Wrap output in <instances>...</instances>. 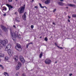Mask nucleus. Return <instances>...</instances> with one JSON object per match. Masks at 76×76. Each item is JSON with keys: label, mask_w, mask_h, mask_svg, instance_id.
Wrapping results in <instances>:
<instances>
[{"label": "nucleus", "mask_w": 76, "mask_h": 76, "mask_svg": "<svg viewBox=\"0 0 76 76\" xmlns=\"http://www.w3.org/2000/svg\"><path fill=\"white\" fill-rule=\"evenodd\" d=\"M11 33V35L12 36V39L14 41H15L16 40V37H17L18 38H20L21 36H20V34L19 35H18L17 34H16L13 31H10ZM16 35H17V36Z\"/></svg>", "instance_id": "nucleus-1"}, {"label": "nucleus", "mask_w": 76, "mask_h": 76, "mask_svg": "<svg viewBox=\"0 0 76 76\" xmlns=\"http://www.w3.org/2000/svg\"><path fill=\"white\" fill-rule=\"evenodd\" d=\"M8 42V41L7 39L2 41L0 40V45L2 44L3 46H6V44Z\"/></svg>", "instance_id": "nucleus-2"}, {"label": "nucleus", "mask_w": 76, "mask_h": 76, "mask_svg": "<svg viewBox=\"0 0 76 76\" xmlns=\"http://www.w3.org/2000/svg\"><path fill=\"white\" fill-rule=\"evenodd\" d=\"M25 5H24L23 6L19 9L18 12H19L20 13H23L24 10H25Z\"/></svg>", "instance_id": "nucleus-3"}, {"label": "nucleus", "mask_w": 76, "mask_h": 76, "mask_svg": "<svg viewBox=\"0 0 76 76\" xmlns=\"http://www.w3.org/2000/svg\"><path fill=\"white\" fill-rule=\"evenodd\" d=\"M15 48L18 51H20L22 50V48H21V47H20V44L17 43L16 45L15 46Z\"/></svg>", "instance_id": "nucleus-4"}, {"label": "nucleus", "mask_w": 76, "mask_h": 76, "mask_svg": "<svg viewBox=\"0 0 76 76\" xmlns=\"http://www.w3.org/2000/svg\"><path fill=\"white\" fill-rule=\"evenodd\" d=\"M11 47H12V45L10 44H8L7 46H6L5 48V51H8L10 49V48H11Z\"/></svg>", "instance_id": "nucleus-5"}, {"label": "nucleus", "mask_w": 76, "mask_h": 76, "mask_svg": "<svg viewBox=\"0 0 76 76\" xmlns=\"http://www.w3.org/2000/svg\"><path fill=\"white\" fill-rule=\"evenodd\" d=\"M20 60L22 63H25V60H24V58L23 57V56H20Z\"/></svg>", "instance_id": "nucleus-6"}, {"label": "nucleus", "mask_w": 76, "mask_h": 76, "mask_svg": "<svg viewBox=\"0 0 76 76\" xmlns=\"http://www.w3.org/2000/svg\"><path fill=\"white\" fill-rule=\"evenodd\" d=\"M1 28L2 29H3L4 31H5V32H7V28L5 27L4 26H3L2 25H1Z\"/></svg>", "instance_id": "nucleus-7"}, {"label": "nucleus", "mask_w": 76, "mask_h": 76, "mask_svg": "<svg viewBox=\"0 0 76 76\" xmlns=\"http://www.w3.org/2000/svg\"><path fill=\"white\" fill-rule=\"evenodd\" d=\"M8 53L9 55H12V54H13V51L12 50L9 49L8 50Z\"/></svg>", "instance_id": "nucleus-8"}, {"label": "nucleus", "mask_w": 76, "mask_h": 76, "mask_svg": "<svg viewBox=\"0 0 76 76\" xmlns=\"http://www.w3.org/2000/svg\"><path fill=\"white\" fill-rule=\"evenodd\" d=\"M51 62V60L50 59H46L45 61V63L46 64H50Z\"/></svg>", "instance_id": "nucleus-9"}, {"label": "nucleus", "mask_w": 76, "mask_h": 76, "mask_svg": "<svg viewBox=\"0 0 76 76\" xmlns=\"http://www.w3.org/2000/svg\"><path fill=\"white\" fill-rule=\"evenodd\" d=\"M26 13L25 12L23 15L22 16L23 19L24 20H25V19H26Z\"/></svg>", "instance_id": "nucleus-10"}, {"label": "nucleus", "mask_w": 76, "mask_h": 76, "mask_svg": "<svg viewBox=\"0 0 76 76\" xmlns=\"http://www.w3.org/2000/svg\"><path fill=\"white\" fill-rule=\"evenodd\" d=\"M58 4H59L60 6H64V5H65V4L61 2H58Z\"/></svg>", "instance_id": "nucleus-11"}, {"label": "nucleus", "mask_w": 76, "mask_h": 76, "mask_svg": "<svg viewBox=\"0 0 76 76\" xmlns=\"http://www.w3.org/2000/svg\"><path fill=\"white\" fill-rule=\"evenodd\" d=\"M7 5L8 6V7L9 10H10L11 9H12V8H13V7L10 5L7 4Z\"/></svg>", "instance_id": "nucleus-12"}, {"label": "nucleus", "mask_w": 76, "mask_h": 76, "mask_svg": "<svg viewBox=\"0 0 76 76\" xmlns=\"http://www.w3.org/2000/svg\"><path fill=\"white\" fill-rule=\"evenodd\" d=\"M66 6H71V7H73V6H75V5L73 4H66Z\"/></svg>", "instance_id": "nucleus-13"}, {"label": "nucleus", "mask_w": 76, "mask_h": 76, "mask_svg": "<svg viewBox=\"0 0 76 76\" xmlns=\"http://www.w3.org/2000/svg\"><path fill=\"white\" fill-rule=\"evenodd\" d=\"M45 3V4H48L50 3V0H47Z\"/></svg>", "instance_id": "nucleus-14"}, {"label": "nucleus", "mask_w": 76, "mask_h": 76, "mask_svg": "<svg viewBox=\"0 0 76 76\" xmlns=\"http://www.w3.org/2000/svg\"><path fill=\"white\" fill-rule=\"evenodd\" d=\"M1 10L3 12V10H7V8L6 7H3L1 9Z\"/></svg>", "instance_id": "nucleus-15"}, {"label": "nucleus", "mask_w": 76, "mask_h": 76, "mask_svg": "<svg viewBox=\"0 0 76 76\" xmlns=\"http://www.w3.org/2000/svg\"><path fill=\"white\" fill-rule=\"evenodd\" d=\"M14 59L15 61H16V60H18V58L17 56H15L14 57Z\"/></svg>", "instance_id": "nucleus-16"}, {"label": "nucleus", "mask_w": 76, "mask_h": 76, "mask_svg": "<svg viewBox=\"0 0 76 76\" xmlns=\"http://www.w3.org/2000/svg\"><path fill=\"white\" fill-rule=\"evenodd\" d=\"M4 75L5 76H9V74H8V73L6 72H4Z\"/></svg>", "instance_id": "nucleus-17"}, {"label": "nucleus", "mask_w": 76, "mask_h": 76, "mask_svg": "<svg viewBox=\"0 0 76 76\" xmlns=\"http://www.w3.org/2000/svg\"><path fill=\"white\" fill-rule=\"evenodd\" d=\"M17 66H19V67H20L21 66H22V64L20 62H18Z\"/></svg>", "instance_id": "nucleus-18"}, {"label": "nucleus", "mask_w": 76, "mask_h": 76, "mask_svg": "<svg viewBox=\"0 0 76 76\" xmlns=\"http://www.w3.org/2000/svg\"><path fill=\"white\" fill-rule=\"evenodd\" d=\"M20 68V67L19 66H18L17 65V66L16 67V70H19V69Z\"/></svg>", "instance_id": "nucleus-19"}, {"label": "nucleus", "mask_w": 76, "mask_h": 76, "mask_svg": "<svg viewBox=\"0 0 76 76\" xmlns=\"http://www.w3.org/2000/svg\"><path fill=\"white\" fill-rule=\"evenodd\" d=\"M4 54H0V57H4Z\"/></svg>", "instance_id": "nucleus-20"}, {"label": "nucleus", "mask_w": 76, "mask_h": 76, "mask_svg": "<svg viewBox=\"0 0 76 76\" xmlns=\"http://www.w3.org/2000/svg\"><path fill=\"white\" fill-rule=\"evenodd\" d=\"M9 60V58L7 57H5V61H7V60Z\"/></svg>", "instance_id": "nucleus-21"}, {"label": "nucleus", "mask_w": 76, "mask_h": 76, "mask_svg": "<svg viewBox=\"0 0 76 76\" xmlns=\"http://www.w3.org/2000/svg\"><path fill=\"white\" fill-rule=\"evenodd\" d=\"M4 47V46H1V45H0V50H1V49H3V47Z\"/></svg>", "instance_id": "nucleus-22"}, {"label": "nucleus", "mask_w": 76, "mask_h": 76, "mask_svg": "<svg viewBox=\"0 0 76 76\" xmlns=\"http://www.w3.org/2000/svg\"><path fill=\"white\" fill-rule=\"evenodd\" d=\"M42 53H41L39 56V58H41V57H42Z\"/></svg>", "instance_id": "nucleus-23"}, {"label": "nucleus", "mask_w": 76, "mask_h": 76, "mask_svg": "<svg viewBox=\"0 0 76 76\" xmlns=\"http://www.w3.org/2000/svg\"><path fill=\"white\" fill-rule=\"evenodd\" d=\"M72 16L73 18H76V15H73Z\"/></svg>", "instance_id": "nucleus-24"}, {"label": "nucleus", "mask_w": 76, "mask_h": 76, "mask_svg": "<svg viewBox=\"0 0 76 76\" xmlns=\"http://www.w3.org/2000/svg\"><path fill=\"white\" fill-rule=\"evenodd\" d=\"M39 4L40 7H41V8H44V7H42V5H41V4L39 3Z\"/></svg>", "instance_id": "nucleus-25"}, {"label": "nucleus", "mask_w": 76, "mask_h": 76, "mask_svg": "<svg viewBox=\"0 0 76 76\" xmlns=\"http://www.w3.org/2000/svg\"><path fill=\"white\" fill-rule=\"evenodd\" d=\"M45 41H48V39H47V37H45Z\"/></svg>", "instance_id": "nucleus-26"}, {"label": "nucleus", "mask_w": 76, "mask_h": 76, "mask_svg": "<svg viewBox=\"0 0 76 76\" xmlns=\"http://www.w3.org/2000/svg\"><path fill=\"white\" fill-rule=\"evenodd\" d=\"M57 47H58V48H60V49H63V48H62V47H60L58 46Z\"/></svg>", "instance_id": "nucleus-27"}, {"label": "nucleus", "mask_w": 76, "mask_h": 76, "mask_svg": "<svg viewBox=\"0 0 76 76\" xmlns=\"http://www.w3.org/2000/svg\"><path fill=\"white\" fill-rule=\"evenodd\" d=\"M19 73L18 72L16 74V76H18V75H19Z\"/></svg>", "instance_id": "nucleus-28"}, {"label": "nucleus", "mask_w": 76, "mask_h": 76, "mask_svg": "<svg viewBox=\"0 0 76 76\" xmlns=\"http://www.w3.org/2000/svg\"><path fill=\"white\" fill-rule=\"evenodd\" d=\"M31 29H33V28H34V26L33 25H31Z\"/></svg>", "instance_id": "nucleus-29"}, {"label": "nucleus", "mask_w": 76, "mask_h": 76, "mask_svg": "<svg viewBox=\"0 0 76 76\" xmlns=\"http://www.w3.org/2000/svg\"><path fill=\"white\" fill-rule=\"evenodd\" d=\"M56 11V9H54V10H53V12H55Z\"/></svg>", "instance_id": "nucleus-30"}, {"label": "nucleus", "mask_w": 76, "mask_h": 76, "mask_svg": "<svg viewBox=\"0 0 76 76\" xmlns=\"http://www.w3.org/2000/svg\"><path fill=\"white\" fill-rule=\"evenodd\" d=\"M29 43L26 45L27 48H28V46H29Z\"/></svg>", "instance_id": "nucleus-31"}, {"label": "nucleus", "mask_w": 76, "mask_h": 76, "mask_svg": "<svg viewBox=\"0 0 76 76\" xmlns=\"http://www.w3.org/2000/svg\"><path fill=\"white\" fill-rule=\"evenodd\" d=\"M73 1L76 4V0H73Z\"/></svg>", "instance_id": "nucleus-32"}, {"label": "nucleus", "mask_w": 76, "mask_h": 76, "mask_svg": "<svg viewBox=\"0 0 76 76\" xmlns=\"http://www.w3.org/2000/svg\"><path fill=\"white\" fill-rule=\"evenodd\" d=\"M1 69H4V67L2 65V66H1Z\"/></svg>", "instance_id": "nucleus-33"}, {"label": "nucleus", "mask_w": 76, "mask_h": 76, "mask_svg": "<svg viewBox=\"0 0 76 76\" xmlns=\"http://www.w3.org/2000/svg\"><path fill=\"white\" fill-rule=\"evenodd\" d=\"M16 21H17V22H20L19 20H18L17 19L16 20Z\"/></svg>", "instance_id": "nucleus-34"}, {"label": "nucleus", "mask_w": 76, "mask_h": 76, "mask_svg": "<svg viewBox=\"0 0 76 76\" xmlns=\"http://www.w3.org/2000/svg\"><path fill=\"white\" fill-rule=\"evenodd\" d=\"M55 45L56 46H57V43H55Z\"/></svg>", "instance_id": "nucleus-35"}, {"label": "nucleus", "mask_w": 76, "mask_h": 76, "mask_svg": "<svg viewBox=\"0 0 76 76\" xmlns=\"http://www.w3.org/2000/svg\"><path fill=\"white\" fill-rule=\"evenodd\" d=\"M13 27H14V28H16V26H15V25L13 26Z\"/></svg>", "instance_id": "nucleus-36"}, {"label": "nucleus", "mask_w": 76, "mask_h": 76, "mask_svg": "<svg viewBox=\"0 0 76 76\" xmlns=\"http://www.w3.org/2000/svg\"><path fill=\"white\" fill-rule=\"evenodd\" d=\"M72 74H69V76H72Z\"/></svg>", "instance_id": "nucleus-37"}, {"label": "nucleus", "mask_w": 76, "mask_h": 76, "mask_svg": "<svg viewBox=\"0 0 76 76\" xmlns=\"http://www.w3.org/2000/svg\"><path fill=\"white\" fill-rule=\"evenodd\" d=\"M35 8H36V9H37V8H38V7H37V6H35Z\"/></svg>", "instance_id": "nucleus-38"}, {"label": "nucleus", "mask_w": 76, "mask_h": 76, "mask_svg": "<svg viewBox=\"0 0 76 76\" xmlns=\"http://www.w3.org/2000/svg\"><path fill=\"white\" fill-rule=\"evenodd\" d=\"M9 1H10V2L12 1V0H9Z\"/></svg>", "instance_id": "nucleus-39"}, {"label": "nucleus", "mask_w": 76, "mask_h": 76, "mask_svg": "<svg viewBox=\"0 0 76 76\" xmlns=\"http://www.w3.org/2000/svg\"><path fill=\"white\" fill-rule=\"evenodd\" d=\"M6 14H4V16H6Z\"/></svg>", "instance_id": "nucleus-40"}, {"label": "nucleus", "mask_w": 76, "mask_h": 76, "mask_svg": "<svg viewBox=\"0 0 76 76\" xmlns=\"http://www.w3.org/2000/svg\"><path fill=\"white\" fill-rule=\"evenodd\" d=\"M68 21L69 22H70V20H69V19H68Z\"/></svg>", "instance_id": "nucleus-41"}, {"label": "nucleus", "mask_w": 76, "mask_h": 76, "mask_svg": "<svg viewBox=\"0 0 76 76\" xmlns=\"http://www.w3.org/2000/svg\"><path fill=\"white\" fill-rule=\"evenodd\" d=\"M68 18H69V19H70V17L68 16Z\"/></svg>", "instance_id": "nucleus-42"}, {"label": "nucleus", "mask_w": 76, "mask_h": 76, "mask_svg": "<svg viewBox=\"0 0 76 76\" xmlns=\"http://www.w3.org/2000/svg\"><path fill=\"white\" fill-rule=\"evenodd\" d=\"M2 65H0V67H1Z\"/></svg>", "instance_id": "nucleus-43"}, {"label": "nucleus", "mask_w": 76, "mask_h": 76, "mask_svg": "<svg viewBox=\"0 0 76 76\" xmlns=\"http://www.w3.org/2000/svg\"><path fill=\"white\" fill-rule=\"evenodd\" d=\"M59 0L60 1H63V0Z\"/></svg>", "instance_id": "nucleus-44"}, {"label": "nucleus", "mask_w": 76, "mask_h": 76, "mask_svg": "<svg viewBox=\"0 0 76 76\" xmlns=\"http://www.w3.org/2000/svg\"><path fill=\"white\" fill-rule=\"evenodd\" d=\"M16 13H17V12H16L15 13V15H16Z\"/></svg>", "instance_id": "nucleus-45"}, {"label": "nucleus", "mask_w": 76, "mask_h": 76, "mask_svg": "<svg viewBox=\"0 0 76 76\" xmlns=\"http://www.w3.org/2000/svg\"><path fill=\"white\" fill-rule=\"evenodd\" d=\"M57 63V61H56V62H55V63Z\"/></svg>", "instance_id": "nucleus-46"}, {"label": "nucleus", "mask_w": 76, "mask_h": 76, "mask_svg": "<svg viewBox=\"0 0 76 76\" xmlns=\"http://www.w3.org/2000/svg\"><path fill=\"white\" fill-rule=\"evenodd\" d=\"M66 8H67V9H68V7H66Z\"/></svg>", "instance_id": "nucleus-47"}, {"label": "nucleus", "mask_w": 76, "mask_h": 76, "mask_svg": "<svg viewBox=\"0 0 76 76\" xmlns=\"http://www.w3.org/2000/svg\"><path fill=\"white\" fill-rule=\"evenodd\" d=\"M53 25H54V24H55L54 23H53Z\"/></svg>", "instance_id": "nucleus-48"}, {"label": "nucleus", "mask_w": 76, "mask_h": 76, "mask_svg": "<svg viewBox=\"0 0 76 76\" xmlns=\"http://www.w3.org/2000/svg\"><path fill=\"white\" fill-rule=\"evenodd\" d=\"M32 42H31V43H29V44H32Z\"/></svg>", "instance_id": "nucleus-49"}, {"label": "nucleus", "mask_w": 76, "mask_h": 76, "mask_svg": "<svg viewBox=\"0 0 76 76\" xmlns=\"http://www.w3.org/2000/svg\"><path fill=\"white\" fill-rule=\"evenodd\" d=\"M16 1H18V0H15Z\"/></svg>", "instance_id": "nucleus-50"}, {"label": "nucleus", "mask_w": 76, "mask_h": 76, "mask_svg": "<svg viewBox=\"0 0 76 76\" xmlns=\"http://www.w3.org/2000/svg\"><path fill=\"white\" fill-rule=\"evenodd\" d=\"M46 9H47V7H46Z\"/></svg>", "instance_id": "nucleus-51"}, {"label": "nucleus", "mask_w": 76, "mask_h": 76, "mask_svg": "<svg viewBox=\"0 0 76 76\" xmlns=\"http://www.w3.org/2000/svg\"><path fill=\"white\" fill-rule=\"evenodd\" d=\"M40 38H41V37H40Z\"/></svg>", "instance_id": "nucleus-52"}, {"label": "nucleus", "mask_w": 76, "mask_h": 76, "mask_svg": "<svg viewBox=\"0 0 76 76\" xmlns=\"http://www.w3.org/2000/svg\"><path fill=\"white\" fill-rule=\"evenodd\" d=\"M33 1H33V0H32Z\"/></svg>", "instance_id": "nucleus-53"}]
</instances>
